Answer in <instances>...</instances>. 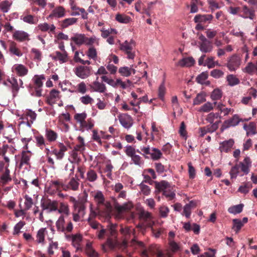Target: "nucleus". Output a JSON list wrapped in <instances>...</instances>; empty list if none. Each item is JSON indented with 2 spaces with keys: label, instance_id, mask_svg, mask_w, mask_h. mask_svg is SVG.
<instances>
[{
  "label": "nucleus",
  "instance_id": "25",
  "mask_svg": "<svg viewBox=\"0 0 257 257\" xmlns=\"http://www.w3.org/2000/svg\"><path fill=\"white\" fill-rule=\"evenodd\" d=\"M133 65L128 67L127 66L121 67L118 69V72L120 75L124 77H128L132 73L135 74L136 73V70L133 68Z\"/></svg>",
  "mask_w": 257,
  "mask_h": 257
},
{
  "label": "nucleus",
  "instance_id": "3",
  "mask_svg": "<svg viewBox=\"0 0 257 257\" xmlns=\"http://www.w3.org/2000/svg\"><path fill=\"white\" fill-rule=\"evenodd\" d=\"M136 152L142 155L139 150H136L131 146H127L125 148V153L126 155L131 158L132 161L135 165L141 166L144 164V162L141 156L136 154Z\"/></svg>",
  "mask_w": 257,
  "mask_h": 257
},
{
  "label": "nucleus",
  "instance_id": "56",
  "mask_svg": "<svg viewBox=\"0 0 257 257\" xmlns=\"http://www.w3.org/2000/svg\"><path fill=\"white\" fill-rule=\"evenodd\" d=\"M80 101L84 105L91 104L93 101V99L89 95H85L80 98Z\"/></svg>",
  "mask_w": 257,
  "mask_h": 257
},
{
  "label": "nucleus",
  "instance_id": "43",
  "mask_svg": "<svg viewBox=\"0 0 257 257\" xmlns=\"http://www.w3.org/2000/svg\"><path fill=\"white\" fill-rule=\"evenodd\" d=\"M94 198L95 201L97 204L98 207L101 205L104 204V196L101 191L97 192L94 196Z\"/></svg>",
  "mask_w": 257,
  "mask_h": 257
},
{
  "label": "nucleus",
  "instance_id": "2",
  "mask_svg": "<svg viewBox=\"0 0 257 257\" xmlns=\"http://www.w3.org/2000/svg\"><path fill=\"white\" fill-rule=\"evenodd\" d=\"M45 78L44 75H36L33 78L34 85L30 84L29 86V91L31 92V94L37 97L42 96V87L43 83V80H45Z\"/></svg>",
  "mask_w": 257,
  "mask_h": 257
},
{
  "label": "nucleus",
  "instance_id": "46",
  "mask_svg": "<svg viewBox=\"0 0 257 257\" xmlns=\"http://www.w3.org/2000/svg\"><path fill=\"white\" fill-rule=\"evenodd\" d=\"M116 20L121 23L127 24L131 20V18L130 17L122 14H117L115 17Z\"/></svg>",
  "mask_w": 257,
  "mask_h": 257
},
{
  "label": "nucleus",
  "instance_id": "59",
  "mask_svg": "<svg viewBox=\"0 0 257 257\" xmlns=\"http://www.w3.org/2000/svg\"><path fill=\"white\" fill-rule=\"evenodd\" d=\"M87 55L90 58L95 60L97 58V52L94 47H90L87 52Z\"/></svg>",
  "mask_w": 257,
  "mask_h": 257
},
{
  "label": "nucleus",
  "instance_id": "41",
  "mask_svg": "<svg viewBox=\"0 0 257 257\" xmlns=\"http://www.w3.org/2000/svg\"><path fill=\"white\" fill-rule=\"evenodd\" d=\"M113 166L111 164L110 161H108L105 164V167L103 168V172L106 173V176L109 178L112 179V172Z\"/></svg>",
  "mask_w": 257,
  "mask_h": 257
},
{
  "label": "nucleus",
  "instance_id": "44",
  "mask_svg": "<svg viewBox=\"0 0 257 257\" xmlns=\"http://www.w3.org/2000/svg\"><path fill=\"white\" fill-rule=\"evenodd\" d=\"M75 90L74 92L80 93L81 94H85L87 91V86L86 83L84 81H82L78 83L76 86H74Z\"/></svg>",
  "mask_w": 257,
  "mask_h": 257
},
{
  "label": "nucleus",
  "instance_id": "48",
  "mask_svg": "<svg viewBox=\"0 0 257 257\" xmlns=\"http://www.w3.org/2000/svg\"><path fill=\"white\" fill-rule=\"evenodd\" d=\"M227 81L228 84L230 86H234L238 84L240 82L239 80L233 74H229L227 76Z\"/></svg>",
  "mask_w": 257,
  "mask_h": 257
},
{
  "label": "nucleus",
  "instance_id": "6",
  "mask_svg": "<svg viewBox=\"0 0 257 257\" xmlns=\"http://www.w3.org/2000/svg\"><path fill=\"white\" fill-rule=\"evenodd\" d=\"M133 46H134V41L133 40L130 42L125 41L120 46V49L127 55V58L129 59H133L135 56V52L133 51Z\"/></svg>",
  "mask_w": 257,
  "mask_h": 257
},
{
  "label": "nucleus",
  "instance_id": "52",
  "mask_svg": "<svg viewBox=\"0 0 257 257\" xmlns=\"http://www.w3.org/2000/svg\"><path fill=\"white\" fill-rule=\"evenodd\" d=\"M87 114L85 112L80 113H76L74 115V118L77 122L81 124L86 118Z\"/></svg>",
  "mask_w": 257,
  "mask_h": 257
},
{
  "label": "nucleus",
  "instance_id": "40",
  "mask_svg": "<svg viewBox=\"0 0 257 257\" xmlns=\"http://www.w3.org/2000/svg\"><path fill=\"white\" fill-rule=\"evenodd\" d=\"M57 211L59 213L63 214V215L68 216L70 214L69 206L66 203L61 202L59 205V208Z\"/></svg>",
  "mask_w": 257,
  "mask_h": 257
},
{
  "label": "nucleus",
  "instance_id": "30",
  "mask_svg": "<svg viewBox=\"0 0 257 257\" xmlns=\"http://www.w3.org/2000/svg\"><path fill=\"white\" fill-rule=\"evenodd\" d=\"M195 60L192 57L184 58L178 62V65L181 67H190L194 65Z\"/></svg>",
  "mask_w": 257,
  "mask_h": 257
},
{
  "label": "nucleus",
  "instance_id": "1",
  "mask_svg": "<svg viewBox=\"0 0 257 257\" xmlns=\"http://www.w3.org/2000/svg\"><path fill=\"white\" fill-rule=\"evenodd\" d=\"M116 225L112 223H109L106 229H101L97 232V237L99 239H101L104 238L105 235L108 236L106 242L102 245V249L104 252H107L109 249H113L116 247H120L124 248L127 246V242L123 241L121 244L116 239L111 238V237H115Z\"/></svg>",
  "mask_w": 257,
  "mask_h": 257
},
{
  "label": "nucleus",
  "instance_id": "10",
  "mask_svg": "<svg viewBox=\"0 0 257 257\" xmlns=\"http://www.w3.org/2000/svg\"><path fill=\"white\" fill-rule=\"evenodd\" d=\"M58 147L59 148V150L53 147H51L52 150L51 151V154L54 155L57 160H60L63 158L64 153L67 151V148L63 143H61L59 144Z\"/></svg>",
  "mask_w": 257,
  "mask_h": 257
},
{
  "label": "nucleus",
  "instance_id": "63",
  "mask_svg": "<svg viewBox=\"0 0 257 257\" xmlns=\"http://www.w3.org/2000/svg\"><path fill=\"white\" fill-rule=\"evenodd\" d=\"M45 230V228H42L38 231L37 234V240L39 243H42L44 241Z\"/></svg>",
  "mask_w": 257,
  "mask_h": 257
},
{
  "label": "nucleus",
  "instance_id": "7",
  "mask_svg": "<svg viewBox=\"0 0 257 257\" xmlns=\"http://www.w3.org/2000/svg\"><path fill=\"white\" fill-rule=\"evenodd\" d=\"M241 64V58L236 55L234 54L228 58L225 66L230 71H234L239 68Z\"/></svg>",
  "mask_w": 257,
  "mask_h": 257
},
{
  "label": "nucleus",
  "instance_id": "37",
  "mask_svg": "<svg viewBox=\"0 0 257 257\" xmlns=\"http://www.w3.org/2000/svg\"><path fill=\"white\" fill-rule=\"evenodd\" d=\"M85 37V36L84 34H76L74 36L71 38V40L77 45L80 46L82 44H84Z\"/></svg>",
  "mask_w": 257,
  "mask_h": 257
},
{
  "label": "nucleus",
  "instance_id": "18",
  "mask_svg": "<svg viewBox=\"0 0 257 257\" xmlns=\"http://www.w3.org/2000/svg\"><path fill=\"white\" fill-rule=\"evenodd\" d=\"M31 153L29 151H23L21 153V160L19 164V168H21L23 165H30Z\"/></svg>",
  "mask_w": 257,
  "mask_h": 257
},
{
  "label": "nucleus",
  "instance_id": "32",
  "mask_svg": "<svg viewBox=\"0 0 257 257\" xmlns=\"http://www.w3.org/2000/svg\"><path fill=\"white\" fill-rule=\"evenodd\" d=\"M8 81L11 84L12 91L14 96H16L19 90V84L18 82L17 79L15 78H12L11 79H9Z\"/></svg>",
  "mask_w": 257,
  "mask_h": 257
},
{
  "label": "nucleus",
  "instance_id": "55",
  "mask_svg": "<svg viewBox=\"0 0 257 257\" xmlns=\"http://www.w3.org/2000/svg\"><path fill=\"white\" fill-rule=\"evenodd\" d=\"M205 95L203 93H199L193 100V105H199L205 101Z\"/></svg>",
  "mask_w": 257,
  "mask_h": 257
},
{
  "label": "nucleus",
  "instance_id": "47",
  "mask_svg": "<svg viewBox=\"0 0 257 257\" xmlns=\"http://www.w3.org/2000/svg\"><path fill=\"white\" fill-rule=\"evenodd\" d=\"M243 207V205L242 204H240L229 207L228 209V211L229 213L234 214H238L242 212Z\"/></svg>",
  "mask_w": 257,
  "mask_h": 257
},
{
  "label": "nucleus",
  "instance_id": "49",
  "mask_svg": "<svg viewBox=\"0 0 257 257\" xmlns=\"http://www.w3.org/2000/svg\"><path fill=\"white\" fill-rule=\"evenodd\" d=\"M233 226L232 228L235 231L236 233H238L241 227L243 225V223L239 219H234L232 220Z\"/></svg>",
  "mask_w": 257,
  "mask_h": 257
},
{
  "label": "nucleus",
  "instance_id": "14",
  "mask_svg": "<svg viewBox=\"0 0 257 257\" xmlns=\"http://www.w3.org/2000/svg\"><path fill=\"white\" fill-rule=\"evenodd\" d=\"M66 237L68 239L71 240L72 245L76 248L77 250L80 248V242L82 239V236L80 234L67 235Z\"/></svg>",
  "mask_w": 257,
  "mask_h": 257
},
{
  "label": "nucleus",
  "instance_id": "5",
  "mask_svg": "<svg viewBox=\"0 0 257 257\" xmlns=\"http://www.w3.org/2000/svg\"><path fill=\"white\" fill-rule=\"evenodd\" d=\"M141 150L144 153L142 155L146 159H149L146 155H150L151 159L155 161L159 160L162 157V152L157 148H152L151 149L149 147H143L141 148Z\"/></svg>",
  "mask_w": 257,
  "mask_h": 257
},
{
  "label": "nucleus",
  "instance_id": "54",
  "mask_svg": "<svg viewBox=\"0 0 257 257\" xmlns=\"http://www.w3.org/2000/svg\"><path fill=\"white\" fill-rule=\"evenodd\" d=\"M11 6V3L7 1H3L0 3V10L3 12V13H7Z\"/></svg>",
  "mask_w": 257,
  "mask_h": 257
},
{
  "label": "nucleus",
  "instance_id": "20",
  "mask_svg": "<svg viewBox=\"0 0 257 257\" xmlns=\"http://www.w3.org/2000/svg\"><path fill=\"white\" fill-rule=\"evenodd\" d=\"M65 9L62 6H58L55 8L49 15V18H61L65 16Z\"/></svg>",
  "mask_w": 257,
  "mask_h": 257
},
{
  "label": "nucleus",
  "instance_id": "35",
  "mask_svg": "<svg viewBox=\"0 0 257 257\" xmlns=\"http://www.w3.org/2000/svg\"><path fill=\"white\" fill-rule=\"evenodd\" d=\"M36 146L43 149L46 146L47 141L45 140L44 137L42 135L38 134L35 136Z\"/></svg>",
  "mask_w": 257,
  "mask_h": 257
},
{
  "label": "nucleus",
  "instance_id": "58",
  "mask_svg": "<svg viewBox=\"0 0 257 257\" xmlns=\"http://www.w3.org/2000/svg\"><path fill=\"white\" fill-rule=\"evenodd\" d=\"M25 225V222L23 221H19L18 223H17L14 228L13 235H19L20 233V230L23 228V227Z\"/></svg>",
  "mask_w": 257,
  "mask_h": 257
},
{
  "label": "nucleus",
  "instance_id": "11",
  "mask_svg": "<svg viewBox=\"0 0 257 257\" xmlns=\"http://www.w3.org/2000/svg\"><path fill=\"white\" fill-rule=\"evenodd\" d=\"M239 16L244 19L248 18L252 20L255 18V11L253 8L250 9L246 6H244L241 8Z\"/></svg>",
  "mask_w": 257,
  "mask_h": 257
},
{
  "label": "nucleus",
  "instance_id": "31",
  "mask_svg": "<svg viewBox=\"0 0 257 257\" xmlns=\"http://www.w3.org/2000/svg\"><path fill=\"white\" fill-rule=\"evenodd\" d=\"M77 20L78 19L75 18H69L65 19L60 22V26L63 29L67 28L69 26L76 23Z\"/></svg>",
  "mask_w": 257,
  "mask_h": 257
},
{
  "label": "nucleus",
  "instance_id": "29",
  "mask_svg": "<svg viewBox=\"0 0 257 257\" xmlns=\"http://www.w3.org/2000/svg\"><path fill=\"white\" fill-rule=\"evenodd\" d=\"M13 68L15 72L20 76H25L28 72V69L23 64H16Z\"/></svg>",
  "mask_w": 257,
  "mask_h": 257
},
{
  "label": "nucleus",
  "instance_id": "19",
  "mask_svg": "<svg viewBox=\"0 0 257 257\" xmlns=\"http://www.w3.org/2000/svg\"><path fill=\"white\" fill-rule=\"evenodd\" d=\"M71 9L72 10L70 15L72 16H76L80 15V13L81 14L82 18L83 19H87L88 18L87 13L83 8H80L75 5H71Z\"/></svg>",
  "mask_w": 257,
  "mask_h": 257
},
{
  "label": "nucleus",
  "instance_id": "39",
  "mask_svg": "<svg viewBox=\"0 0 257 257\" xmlns=\"http://www.w3.org/2000/svg\"><path fill=\"white\" fill-rule=\"evenodd\" d=\"M24 208L26 210H30L33 206V205L34 204V202L32 198L31 197H30L29 195L26 194L24 196Z\"/></svg>",
  "mask_w": 257,
  "mask_h": 257
},
{
  "label": "nucleus",
  "instance_id": "17",
  "mask_svg": "<svg viewBox=\"0 0 257 257\" xmlns=\"http://www.w3.org/2000/svg\"><path fill=\"white\" fill-rule=\"evenodd\" d=\"M213 17L212 15H201L198 14L194 18V21L195 23L205 24L210 23L212 20Z\"/></svg>",
  "mask_w": 257,
  "mask_h": 257
},
{
  "label": "nucleus",
  "instance_id": "42",
  "mask_svg": "<svg viewBox=\"0 0 257 257\" xmlns=\"http://www.w3.org/2000/svg\"><path fill=\"white\" fill-rule=\"evenodd\" d=\"M93 88L95 91L103 93L106 90L105 84L98 81H95L93 82Z\"/></svg>",
  "mask_w": 257,
  "mask_h": 257
},
{
  "label": "nucleus",
  "instance_id": "64",
  "mask_svg": "<svg viewBox=\"0 0 257 257\" xmlns=\"http://www.w3.org/2000/svg\"><path fill=\"white\" fill-rule=\"evenodd\" d=\"M239 166L238 165L236 164L231 169L229 174L231 179L236 178L239 173Z\"/></svg>",
  "mask_w": 257,
  "mask_h": 257
},
{
  "label": "nucleus",
  "instance_id": "22",
  "mask_svg": "<svg viewBox=\"0 0 257 257\" xmlns=\"http://www.w3.org/2000/svg\"><path fill=\"white\" fill-rule=\"evenodd\" d=\"M79 179L75 176V177H72L68 184H65V191L67 190H72L73 191H76L79 188Z\"/></svg>",
  "mask_w": 257,
  "mask_h": 257
},
{
  "label": "nucleus",
  "instance_id": "50",
  "mask_svg": "<svg viewBox=\"0 0 257 257\" xmlns=\"http://www.w3.org/2000/svg\"><path fill=\"white\" fill-rule=\"evenodd\" d=\"M85 252L89 257H97L98 253L94 250L91 245L89 243H87L86 246Z\"/></svg>",
  "mask_w": 257,
  "mask_h": 257
},
{
  "label": "nucleus",
  "instance_id": "13",
  "mask_svg": "<svg viewBox=\"0 0 257 257\" xmlns=\"http://www.w3.org/2000/svg\"><path fill=\"white\" fill-rule=\"evenodd\" d=\"M239 121L238 116L236 114L234 115L230 119L224 121L221 127V131L223 132L224 130L230 126H234L237 125Z\"/></svg>",
  "mask_w": 257,
  "mask_h": 257
},
{
  "label": "nucleus",
  "instance_id": "27",
  "mask_svg": "<svg viewBox=\"0 0 257 257\" xmlns=\"http://www.w3.org/2000/svg\"><path fill=\"white\" fill-rule=\"evenodd\" d=\"M9 51L11 54L18 57H21L23 55V53L17 47V43L13 41H10Z\"/></svg>",
  "mask_w": 257,
  "mask_h": 257
},
{
  "label": "nucleus",
  "instance_id": "8",
  "mask_svg": "<svg viewBox=\"0 0 257 257\" xmlns=\"http://www.w3.org/2000/svg\"><path fill=\"white\" fill-rule=\"evenodd\" d=\"M90 67L80 65L76 67L74 72L77 76L84 79L90 76Z\"/></svg>",
  "mask_w": 257,
  "mask_h": 257
},
{
  "label": "nucleus",
  "instance_id": "24",
  "mask_svg": "<svg viewBox=\"0 0 257 257\" xmlns=\"http://www.w3.org/2000/svg\"><path fill=\"white\" fill-rule=\"evenodd\" d=\"M45 136L48 142H54L58 138V134L56 132L51 128H46Z\"/></svg>",
  "mask_w": 257,
  "mask_h": 257
},
{
  "label": "nucleus",
  "instance_id": "57",
  "mask_svg": "<svg viewBox=\"0 0 257 257\" xmlns=\"http://www.w3.org/2000/svg\"><path fill=\"white\" fill-rule=\"evenodd\" d=\"M52 185L56 188L57 190H60L61 189L65 190V184L62 181L58 180L52 182Z\"/></svg>",
  "mask_w": 257,
  "mask_h": 257
},
{
  "label": "nucleus",
  "instance_id": "16",
  "mask_svg": "<svg viewBox=\"0 0 257 257\" xmlns=\"http://www.w3.org/2000/svg\"><path fill=\"white\" fill-rule=\"evenodd\" d=\"M118 119L121 124L125 128H128L133 124V120L131 116L127 114H120Z\"/></svg>",
  "mask_w": 257,
  "mask_h": 257
},
{
  "label": "nucleus",
  "instance_id": "53",
  "mask_svg": "<svg viewBox=\"0 0 257 257\" xmlns=\"http://www.w3.org/2000/svg\"><path fill=\"white\" fill-rule=\"evenodd\" d=\"M75 210L77 211V213L81 215V217H83L85 214V206L84 203H78L75 204Z\"/></svg>",
  "mask_w": 257,
  "mask_h": 257
},
{
  "label": "nucleus",
  "instance_id": "4",
  "mask_svg": "<svg viewBox=\"0 0 257 257\" xmlns=\"http://www.w3.org/2000/svg\"><path fill=\"white\" fill-rule=\"evenodd\" d=\"M41 206L43 210H47L48 212L55 211L58 210V202L56 200L42 198L41 200Z\"/></svg>",
  "mask_w": 257,
  "mask_h": 257
},
{
  "label": "nucleus",
  "instance_id": "26",
  "mask_svg": "<svg viewBox=\"0 0 257 257\" xmlns=\"http://www.w3.org/2000/svg\"><path fill=\"white\" fill-rule=\"evenodd\" d=\"M53 59L59 61L61 63H63L68 61V53L66 51L60 52L56 51Z\"/></svg>",
  "mask_w": 257,
  "mask_h": 257
},
{
  "label": "nucleus",
  "instance_id": "51",
  "mask_svg": "<svg viewBox=\"0 0 257 257\" xmlns=\"http://www.w3.org/2000/svg\"><path fill=\"white\" fill-rule=\"evenodd\" d=\"M87 179L90 182H94L97 179V175L96 172L92 170L89 169L86 173Z\"/></svg>",
  "mask_w": 257,
  "mask_h": 257
},
{
  "label": "nucleus",
  "instance_id": "45",
  "mask_svg": "<svg viewBox=\"0 0 257 257\" xmlns=\"http://www.w3.org/2000/svg\"><path fill=\"white\" fill-rule=\"evenodd\" d=\"M133 207V206L132 203H127L123 204L122 205H119L118 204H116L115 206V208L119 212H122L123 211H129L132 209Z\"/></svg>",
  "mask_w": 257,
  "mask_h": 257
},
{
  "label": "nucleus",
  "instance_id": "12",
  "mask_svg": "<svg viewBox=\"0 0 257 257\" xmlns=\"http://www.w3.org/2000/svg\"><path fill=\"white\" fill-rule=\"evenodd\" d=\"M0 184L2 186L7 185L9 182H11L12 180L10 175V171L8 168V166L5 167L4 171L0 172Z\"/></svg>",
  "mask_w": 257,
  "mask_h": 257
},
{
  "label": "nucleus",
  "instance_id": "38",
  "mask_svg": "<svg viewBox=\"0 0 257 257\" xmlns=\"http://www.w3.org/2000/svg\"><path fill=\"white\" fill-rule=\"evenodd\" d=\"M65 223V221L64 219V216L63 215H61L57 220L56 222V226L57 228V230L60 232H63L64 231V225Z\"/></svg>",
  "mask_w": 257,
  "mask_h": 257
},
{
  "label": "nucleus",
  "instance_id": "21",
  "mask_svg": "<svg viewBox=\"0 0 257 257\" xmlns=\"http://www.w3.org/2000/svg\"><path fill=\"white\" fill-rule=\"evenodd\" d=\"M37 114L31 110H27L25 113L22 116V119L27 120V125L31 126V124L36 119Z\"/></svg>",
  "mask_w": 257,
  "mask_h": 257
},
{
  "label": "nucleus",
  "instance_id": "15",
  "mask_svg": "<svg viewBox=\"0 0 257 257\" xmlns=\"http://www.w3.org/2000/svg\"><path fill=\"white\" fill-rule=\"evenodd\" d=\"M234 144V141L232 139H230L227 141H223L219 143V150L221 153H228L231 150Z\"/></svg>",
  "mask_w": 257,
  "mask_h": 257
},
{
  "label": "nucleus",
  "instance_id": "34",
  "mask_svg": "<svg viewBox=\"0 0 257 257\" xmlns=\"http://www.w3.org/2000/svg\"><path fill=\"white\" fill-rule=\"evenodd\" d=\"M38 28L42 32H54L56 27L54 25H49L47 23L38 25Z\"/></svg>",
  "mask_w": 257,
  "mask_h": 257
},
{
  "label": "nucleus",
  "instance_id": "33",
  "mask_svg": "<svg viewBox=\"0 0 257 257\" xmlns=\"http://www.w3.org/2000/svg\"><path fill=\"white\" fill-rule=\"evenodd\" d=\"M94 126V121L91 118H88L87 120H85L80 125V130L83 132L84 129L87 130H91Z\"/></svg>",
  "mask_w": 257,
  "mask_h": 257
},
{
  "label": "nucleus",
  "instance_id": "61",
  "mask_svg": "<svg viewBox=\"0 0 257 257\" xmlns=\"http://www.w3.org/2000/svg\"><path fill=\"white\" fill-rule=\"evenodd\" d=\"M222 97V92L219 89H215L211 94V98L213 100L220 99Z\"/></svg>",
  "mask_w": 257,
  "mask_h": 257
},
{
  "label": "nucleus",
  "instance_id": "62",
  "mask_svg": "<svg viewBox=\"0 0 257 257\" xmlns=\"http://www.w3.org/2000/svg\"><path fill=\"white\" fill-rule=\"evenodd\" d=\"M213 108V104L210 102H207L203 104L200 108L199 111L208 112L212 110Z\"/></svg>",
  "mask_w": 257,
  "mask_h": 257
},
{
  "label": "nucleus",
  "instance_id": "36",
  "mask_svg": "<svg viewBox=\"0 0 257 257\" xmlns=\"http://www.w3.org/2000/svg\"><path fill=\"white\" fill-rule=\"evenodd\" d=\"M123 186L120 183H116L114 187V190L116 193H118V197L124 198L126 197V191L123 190Z\"/></svg>",
  "mask_w": 257,
  "mask_h": 257
},
{
  "label": "nucleus",
  "instance_id": "23",
  "mask_svg": "<svg viewBox=\"0 0 257 257\" xmlns=\"http://www.w3.org/2000/svg\"><path fill=\"white\" fill-rule=\"evenodd\" d=\"M154 184L155 188L159 192H163V193L167 190H170V188H171L170 184L165 180H163L160 182L155 181Z\"/></svg>",
  "mask_w": 257,
  "mask_h": 257
},
{
  "label": "nucleus",
  "instance_id": "60",
  "mask_svg": "<svg viewBox=\"0 0 257 257\" xmlns=\"http://www.w3.org/2000/svg\"><path fill=\"white\" fill-rule=\"evenodd\" d=\"M187 165L188 167V174L189 179H193L196 177V170L195 168L192 166V164L191 162H189Z\"/></svg>",
  "mask_w": 257,
  "mask_h": 257
},
{
  "label": "nucleus",
  "instance_id": "28",
  "mask_svg": "<svg viewBox=\"0 0 257 257\" xmlns=\"http://www.w3.org/2000/svg\"><path fill=\"white\" fill-rule=\"evenodd\" d=\"M199 49L200 50L205 53H210L212 51L213 45L212 43L209 40L207 42L199 43Z\"/></svg>",
  "mask_w": 257,
  "mask_h": 257
},
{
  "label": "nucleus",
  "instance_id": "9",
  "mask_svg": "<svg viewBox=\"0 0 257 257\" xmlns=\"http://www.w3.org/2000/svg\"><path fill=\"white\" fill-rule=\"evenodd\" d=\"M13 38L19 42H24L30 40V35L22 30L15 31L13 34Z\"/></svg>",
  "mask_w": 257,
  "mask_h": 257
}]
</instances>
